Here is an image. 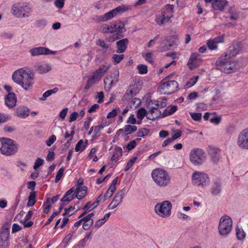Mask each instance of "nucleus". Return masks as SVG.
Wrapping results in <instances>:
<instances>
[{"label":"nucleus","mask_w":248,"mask_h":248,"mask_svg":"<svg viewBox=\"0 0 248 248\" xmlns=\"http://www.w3.org/2000/svg\"><path fill=\"white\" fill-rule=\"evenodd\" d=\"M13 81L25 91L31 90L34 84V74L25 68L15 71L12 75Z\"/></svg>","instance_id":"1"},{"label":"nucleus","mask_w":248,"mask_h":248,"mask_svg":"<svg viewBox=\"0 0 248 248\" xmlns=\"http://www.w3.org/2000/svg\"><path fill=\"white\" fill-rule=\"evenodd\" d=\"M227 54H222L216 62V66L217 70L225 73L229 74L235 72L237 67V62L231 61V58Z\"/></svg>","instance_id":"2"},{"label":"nucleus","mask_w":248,"mask_h":248,"mask_svg":"<svg viewBox=\"0 0 248 248\" xmlns=\"http://www.w3.org/2000/svg\"><path fill=\"white\" fill-rule=\"evenodd\" d=\"M152 177L155 184L160 187L167 186L170 181V178L164 170L156 169L153 170Z\"/></svg>","instance_id":"3"},{"label":"nucleus","mask_w":248,"mask_h":248,"mask_svg":"<svg viewBox=\"0 0 248 248\" xmlns=\"http://www.w3.org/2000/svg\"><path fill=\"white\" fill-rule=\"evenodd\" d=\"M232 229V221L228 215H224L219 219L218 232L219 234L222 237L228 236L231 232Z\"/></svg>","instance_id":"4"},{"label":"nucleus","mask_w":248,"mask_h":248,"mask_svg":"<svg viewBox=\"0 0 248 248\" xmlns=\"http://www.w3.org/2000/svg\"><path fill=\"white\" fill-rule=\"evenodd\" d=\"M0 141L1 143L0 151L2 155L10 156L17 152V147L13 140L7 138H1Z\"/></svg>","instance_id":"5"},{"label":"nucleus","mask_w":248,"mask_h":248,"mask_svg":"<svg viewBox=\"0 0 248 248\" xmlns=\"http://www.w3.org/2000/svg\"><path fill=\"white\" fill-rule=\"evenodd\" d=\"M205 153L202 149L194 148L190 152L189 159L195 166L202 165L205 162Z\"/></svg>","instance_id":"6"},{"label":"nucleus","mask_w":248,"mask_h":248,"mask_svg":"<svg viewBox=\"0 0 248 248\" xmlns=\"http://www.w3.org/2000/svg\"><path fill=\"white\" fill-rule=\"evenodd\" d=\"M172 204L169 201H164L157 203L155 207V213L159 216L166 218L169 217L171 214Z\"/></svg>","instance_id":"7"},{"label":"nucleus","mask_w":248,"mask_h":248,"mask_svg":"<svg viewBox=\"0 0 248 248\" xmlns=\"http://www.w3.org/2000/svg\"><path fill=\"white\" fill-rule=\"evenodd\" d=\"M179 86L178 82L175 80H168L167 78L163 79L158 90L161 93L171 94L177 91Z\"/></svg>","instance_id":"8"},{"label":"nucleus","mask_w":248,"mask_h":248,"mask_svg":"<svg viewBox=\"0 0 248 248\" xmlns=\"http://www.w3.org/2000/svg\"><path fill=\"white\" fill-rule=\"evenodd\" d=\"M10 224L5 223L0 231V248H8L9 247V237Z\"/></svg>","instance_id":"9"},{"label":"nucleus","mask_w":248,"mask_h":248,"mask_svg":"<svg viewBox=\"0 0 248 248\" xmlns=\"http://www.w3.org/2000/svg\"><path fill=\"white\" fill-rule=\"evenodd\" d=\"M167 105L166 99L165 97L159 98L158 100H151L148 103V107L149 108L148 113L153 114L158 112V111H160L158 109L159 108H165Z\"/></svg>","instance_id":"10"},{"label":"nucleus","mask_w":248,"mask_h":248,"mask_svg":"<svg viewBox=\"0 0 248 248\" xmlns=\"http://www.w3.org/2000/svg\"><path fill=\"white\" fill-rule=\"evenodd\" d=\"M127 192V191L125 187L118 191L115 195L112 201L108 205V208L109 210H112L120 204L122 202L123 199L126 196Z\"/></svg>","instance_id":"11"},{"label":"nucleus","mask_w":248,"mask_h":248,"mask_svg":"<svg viewBox=\"0 0 248 248\" xmlns=\"http://www.w3.org/2000/svg\"><path fill=\"white\" fill-rule=\"evenodd\" d=\"M192 183L197 186H206L209 182L208 175L201 172H194L192 176Z\"/></svg>","instance_id":"12"},{"label":"nucleus","mask_w":248,"mask_h":248,"mask_svg":"<svg viewBox=\"0 0 248 248\" xmlns=\"http://www.w3.org/2000/svg\"><path fill=\"white\" fill-rule=\"evenodd\" d=\"M237 143L242 149H248V128L242 130L238 135Z\"/></svg>","instance_id":"13"},{"label":"nucleus","mask_w":248,"mask_h":248,"mask_svg":"<svg viewBox=\"0 0 248 248\" xmlns=\"http://www.w3.org/2000/svg\"><path fill=\"white\" fill-rule=\"evenodd\" d=\"M31 12V8L28 7L26 5H25L24 4L22 3H15L12 5L11 8L12 14L16 17L20 15V14L23 12L30 14Z\"/></svg>","instance_id":"14"},{"label":"nucleus","mask_w":248,"mask_h":248,"mask_svg":"<svg viewBox=\"0 0 248 248\" xmlns=\"http://www.w3.org/2000/svg\"><path fill=\"white\" fill-rule=\"evenodd\" d=\"M31 56L32 57L41 55L55 54L56 52L49 50L48 48L42 46L34 47L30 50Z\"/></svg>","instance_id":"15"},{"label":"nucleus","mask_w":248,"mask_h":248,"mask_svg":"<svg viewBox=\"0 0 248 248\" xmlns=\"http://www.w3.org/2000/svg\"><path fill=\"white\" fill-rule=\"evenodd\" d=\"M241 50V47L239 43H233L228 48L227 51L223 54H227V56L230 58L237 55Z\"/></svg>","instance_id":"16"},{"label":"nucleus","mask_w":248,"mask_h":248,"mask_svg":"<svg viewBox=\"0 0 248 248\" xmlns=\"http://www.w3.org/2000/svg\"><path fill=\"white\" fill-rule=\"evenodd\" d=\"M35 67V71L40 74L47 73L51 69V66L48 63L44 62L37 64Z\"/></svg>","instance_id":"17"},{"label":"nucleus","mask_w":248,"mask_h":248,"mask_svg":"<svg viewBox=\"0 0 248 248\" xmlns=\"http://www.w3.org/2000/svg\"><path fill=\"white\" fill-rule=\"evenodd\" d=\"M94 216L93 213H91L85 217H83L82 228L84 230H88L93 225V220L92 217Z\"/></svg>","instance_id":"18"},{"label":"nucleus","mask_w":248,"mask_h":248,"mask_svg":"<svg viewBox=\"0 0 248 248\" xmlns=\"http://www.w3.org/2000/svg\"><path fill=\"white\" fill-rule=\"evenodd\" d=\"M129 41L127 38L122 39L116 42L117 49L116 52L118 53H122L125 51L128 44Z\"/></svg>","instance_id":"19"},{"label":"nucleus","mask_w":248,"mask_h":248,"mask_svg":"<svg viewBox=\"0 0 248 248\" xmlns=\"http://www.w3.org/2000/svg\"><path fill=\"white\" fill-rule=\"evenodd\" d=\"M6 105L8 108H13L16 105V97L14 93H9L5 98Z\"/></svg>","instance_id":"20"},{"label":"nucleus","mask_w":248,"mask_h":248,"mask_svg":"<svg viewBox=\"0 0 248 248\" xmlns=\"http://www.w3.org/2000/svg\"><path fill=\"white\" fill-rule=\"evenodd\" d=\"M30 114V109L25 106H19L16 108V115L21 118H26Z\"/></svg>","instance_id":"21"},{"label":"nucleus","mask_w":248,"mask_h":248,"mask_svg":"<svg viewBox=\"0 0 248 248\" xmlns=\"http://www.w3.org/2000/svg\"><path fill=\"white\" fill-rule=\"evenodd\" d=\"M113 29V33H122L125 31L124 23L121 21H115L111 23Z\"/></svg>","instance_id":"22"},{"label":"nucleus","mask_w":248,"mask_h":248,"mask_svg":"<svg viewBox=\"0 0 248 248\" xmlns=\"http://www.w3.org/2000/svg\"><path fill=\"white\" fill-rule=\"evenodd\" d=\"M75 191V197L79 200L81 199L85 196L87 191V187L86 186H77Z\"/></svg>","instance_id":"23"},{"label":"nucleus","mask_w":248,"mask_h":248,"mask_svg":"<svg viewBox=\"0 0 248 248\" xmlns=\"http://www.w3.org/2000/svg\"><path fill=\"white\" fill-rule=\"evenodd\" d=\"M209 153L211 156L212 161L214 163H217L219 162L220 159V156L218 149L214 148H210L209 151Z\"/></svg>","instance_id":"24"},{"label":"nucleus","mask_w":248,"mask_h":248,"mask_svg":"<svg viewBox=\"0 0 248 248\" xmlns=\"http://www.w3.org/2000/svg\"><path fill=\"white\" fill-rule=\"evenodd\" d=\"M227 3V1L226 0H214L212 2V7L216 10L222 11Z\"/></svg>","instance_id":"25"},{"label":"nucleus","mask_w":248,"mask_h":248,"mask_svg":"<svg viewBox=\"0 0 248 248\" xmlns=\"http://www.w3.org/2000/svg\"><path fill=\"white\" fill-rule=\"evenodd\" d=\"M75 191L74 187H72L66 192L64 196L61 199V201L62 202H69L72 201L74 198L75 193L72 194V193Z\"/></svg>","instance_id":"26"},{"label":"nucleus","mask_w":248,"mask_h":248,"mask_svg":"<svg viewBox=\"0 0 248 248\" xmlns=\"http://www.w3.org/2000/svg\"><path fill=\"white\" fill-rule=\"evenodd\" d=\"M130 9V6L126 4H122L113 9L115 14L117 16L119 14H122Z\"/></svg>","instance_id":"27"},{"label":"nucleus","mask_w":248,"mask_h":248,"mask_svg":"<svg viewBox=\"0 0 248 248\" xmlns=\"http://www.w3.org/2000/svg\"><path fill=\"white\" fill-rule=\"evenodd\" d=\"M122 149L120 147H116L114 149V151L111 158V160L112 161H115L116 162L119 159L120 157L122 155Z\"/></svg>","instance_id":"28"},{"label":"nucleus","mask_w":248,"mask_h":248,"mask_svg":"<svg viewBox=\"0 0 248 248\" xmlns=\"http://www.w3.org/2000/svg\"><path fill=\"white\" fill-rule=\"evenodd\" d=\"M221 183L217 181H215L212 186L211 192L214 195H217L220 193L221 191Z\"/></svg>","instance_id":"29"},{"label":"nucleus","mask_w":248,"mask_h":248,"mask_svg":"<svg viewBox=\"0 0 248 248\" xmlns=\"http://www.w3.org/2000/svg\"><path fill=\"white\" fill-rule=\"evenodd\" d=\"M178 40V37L177 35H172L165 37V41L167 42L170 48L173 45H175L176 43Z\"/></svg>","instance_id":"30"},{"label":"nucleus","mask_w":248,"mask_h":248,"mask_svg":"<svg viewBox=\"0 0 248 248\" xmlns=\"http://www.w3.org/2000/svg\"><path fill=\"white\" fill-rule=\"evenodd\" d=\"M236 237L240 241H243L246 236V234L242 228L237 226L235 229Z\"/></svg>","instance_id":"31"},{"label":"nucleus","mask_w":248,"mask_h":248,"mask_svg":"<svg viewBox=\"0 0 248 248\" xmlns=\"http://www.w3.org/2000/svg\"><path fill=\"white\" fill-rule=\"evenodd\" d=\"M137 129V127L135 125H126L124 127V130L123 129H120L119 130V132H123L124 131L125 135L130 134L135 131H136Z\"/></svg>","instance_id":"32"},{"label":"nucleus","mask_w":248,"mask_h":248,"mask_svg":"<svg viewBox=\"0 0 248 248\" xmlns=\"http://www.w3.org/2000/svg\"><path fill=\"white\" fill-rule=\"evenodd\" d=\"M177 106L175 105L171 106L170 108H169V107H168L164 110L162 114V117H164L168 115H171L173 114L174 112H175L177 110Z\"/></svg>","instance_id":"33"},{"label":"nucleus","mask_w":248,"mask_h":248,"mask_svg":"<svg viewBox=\"0 0 248 248\" xmlns=\"http://www.w3.org/2000/svg\"><path fill=\"white\" fill-rule=\"evenodd\" d=\"M100 31L102 33H113V29L112 26V23H111L109 25L103 24L100 28Z\"/></svg>","instance_id":"34"},{"label":"nucleus","mask_w":248,"mask_h":248,"mask_svg":"<svg viewBox=\"0 0 248 248\" xmlns=\"http://www.w3.org/2000/svg\"><path fill=\"white\" fill-rule=\"evenodd\" d=\"M158 49L160 51H166L170 49L168 44L166 41H165V37L164 39L159 42V45Z\"/></svg>","instance_id":"35"},{"label":"nucleus","mask_w":248,"mask_h":248,"mask_svg":"<svg viewBox=\"0 0 248 248\" xmlns=\"http://www.w3.org/2000/svg\"><path fill=\"white\" fill-rule=\"evenodd\" d=\"M58 91V89L56 87L54 88L52 90H49L45 92L42 97L40 98V100L42 101H45L46 100V97L50 96L52 94L55 93Z\"/></svg>","instance_id":"36"},{"label":"nucleus","mask_w":248,"mask_h":248,"mask_svg":"<svg viewBox=\"0 0 248 248\" xmlns=\"http://www.w3.org/2000/svg\"><path fill=\"white\" fill-rule=\"evenodd\" d=\"M110 67V64H103L100 66L99 68L96 70V71L102 77L105 75V74L108 71Z\"/></svg>","instance_id":"37"},{"label":"nucleus","mask_w":248,"mask_h":248,"mask_svg":"<svg viewBox=\"0 0 248 248\" xmlns=\"http://www.w3.org/2000/svg\"><path fill=\"white\" fill-rule=\"evenodd\" d=\"M36 202V194L35 192H31L30 193L28 198V202L27 206H32L34 205Z\"/></svg>","instance_id":"38"},{"label":"nucleus","mask_w":248,"mask_h":248,"mask_svg":"<svg viewBox=\"0 0 248 248\" xmlns=\"http://www.w3.org/2000/svg\"><path fill=\"white\" fill-rule=\"evenodd\" d=\"M104 82L105 84V88L109 90L112 86L113 83L114 81L111 78H110L108 77H106L104 78Z\"/></svg>","instance_id":"39"},{"label":"nucleus","mask_w":248,"mask_h":248,"mask_svg":"<svg viewBox=\"0 0 248 248\" xmlns=\"http://www.w3.org/2000/svg\"><path fill=\"white\" fill-rule=\"evenodd\" d=\"M86 145H85L83 143V140H79L78 142L77 143L75 147V151L76 152H82L84 149L85 148Z\"/></svg>","instance_id":"40"},{"label":"nucleus","mask_w":248,"mask_h":248,"mask_svg":"<svg viewBox=\"0 0 248 248\" xmlns=\"http://www.w3.org/2000/svg\"><path fill=\"white\" fill-rule=\"evenodd\" d=\"M146 115L147 111L143 108H141L137 111V117L138 119H140V121H141Z\"/></svg>","instance_id":"41"},{"label":"nucleus","mask_w":248,"mask_h":248,"mask_svg":"<svg viewBox=\"0 0 248 248\" xmlns=\"http://www.w3.org/2000/svg\"><path fill=\"white\" fill-rule=\"evenodd\" d=\"M102 76L97 72L96 70L93 73V75L89 78L92 80L94 83L98 82L101 79Z\"/></svg>","instance_id":"42"},{"label":"nucleus","mask_w":248,"mask_h":248,"mask_svg":"<svg viewBox=\"0 0 248 248\" xmlns=\"http://www.w3.org/2000/svg\"><path fill=\"white\" fill-rule=\"evenodd\" d=\"M161 115V111H158V112H156L153 114H152L151 113H149L148 112H147V115L146 116L147 119H148L150 120L154 121L157 118L159 117Z\"/></svg>","instance_id":"43"},{"label":"nucleus","mask_w":248,"mask_h":248,"mask_svg":"<svg viewBox=\"0 0 248 248\" xmlns=\"http://www.w3.org/2000/svg\"><path fill=\"white\" fill-rule=\"evenodd\" d=\"M150 132V130L147 128H140L137 133V136L139 137H143L147 135Z\"/></svg>","instance_id":"44"},{"label":"nucleus","mask_w":248,"mask_h":248,"mask_svg":"<svg viewBox=\"0 0 248 248\" xmlns=\"http://www.w3.org/2000/svg\"><path fill=\"white\" fill-rule=\"evenodd\" d=\"M137 69L140 74H145L147 73V66L144 64H139L137 66Z\"/></svg>","instance_id":"45"},{"label":"nucleus","mask_w":248,"mask_h":248,"mask_svg":"<svg viewBox=\"0 0 248 248\" xmlns=\"http://www.w3.org/2000/svg\"><path fill=\"white\" fill-rule=\"evenodd\" d=\"M113 61L115 63L118 64L121 62L124 58V54H114L112 57Z\"/></svg>","instance_id":"46"},{"label":"nucleus","mask_w":248,"mask_h":248,"mask_svg":"<svg viewBox=\"0 0 248 248\" xmlns=\"http://www.w3.org/2000/svg\"><path fill=\"white\" fill-rule=\"evenodd\" d=\"M123 36V35H122L121 34L117 33L108 37L107 38V40L108 42H114Z\"/></svg>","instance_id":"47"},{"label":"nucleus","mask_w":248,"mask_h":248,"mask_svg":"<svg viewBox=\"0 0 248 248\" xmlns=\"http://www.w3.org/2000/svg\"><path fill=\"white\" fill-rule=\"evenodd\" d=\"M104 17L105 18L106 21L109 20L116 16L115 13L113 10H111L110 11L105 13L104 15Z\"/></svg>","instance_id":"48"},{"label":"nucleus","mask_w":248,"mask_h":248,"mask_svg":"<svg viewBox=\"0 0 248 248\" xmlns=\"http://www.w3.org/2000/svg\"><path fill=\"white\" fill-rule=\"evenodd\" d=\"M94 202L91 204V202H88L86 203V204L83 207L82 210H87L89 211H90L93 209H94L98 205H93Z\"/></svg>","instance_id":"49"},{"label":"nucleus","mask_w":248,"mask_h":248,"mask_svg":"<svg viewBox=\"0 0 248 248\" xmlns=\"http://www.w3.org/2000/svg\"><path fill=\"white\" fill-rule=\"evenodd\" d=\"M207 45L210 50H215L217 48V45L213 40H209L207 43Z\"/></svg>","instance_id":"50"},{"label":"nucleus","mask_w":248,"mask_h":248,"mask_svg":"<svg viewBox=\"0 0 248 248\" xmlns=\"http://www.w3.org/2000/svg\"><path fill=\"white\" fill-rule=\"evenodd\" d=\"M198 78V76L193 77L191 78L186 83V86L187 88H190L193 86L197 82Z\"/></svg>","instance_id":"51"},{"label":"nucleus","mask_w":248,"mask_h":248,"mask_svg":"<svg viewBox=\"0 0 248 248\" xmlns=\"http://www.w3.org/2000/svg\"><path fill=\"white\" fill-rule=\"evenodd\" d=\"M97 45L105 49V50H107L109 47V45L106 44L104 40L101 39H98L97 40Z\"/></svg>","instance_id":"52"},{"label":"nucleus","mask_w":248,"mask_h":248,"mask_svg":"<svg viewBox=\"0 0 248 248\" xmlns=\"http://www.w3.org/2000/svg\"><path fill=\"white\" fill-rule=\"evenodd\" d=\"M166 17L164 15L158 16L155 19V22L159 25H161L163 24L166 21Z\"/></svg>","instance_id":"53"},{"label":"nucleus","mask_w":248,"mask_h":248,"mask_svg":"<svg viewBox=\"0 0 248 248\" xmlns=\"http://www.w3.org/2000/svg\"><path fill=\"white\" fill-rule=\"evenodd\" d=\"M137 159V157L136 156H134L130 159V160L127 162L125 168L124 170L125 171H127L133 166Z\"/></svg>","instance_id":"54"},{"label":"nucleus","mask_w":248,"mask_h":248,"mask_svg":"<svg viewBox=\"0 0 248 248\" xmlns=\"http://www.w3.org/2000/svg\"><path fill=\"white\" fill-rule=\"evenodd\" d=\"M190 116L192 119L195 121H200L201 120L202 118V113H190Z\"/></svg>","instance_id":"55"},{"label":"nucleus","mask_w":248,"mask_h":248,"mask_svg":"<svg viewBox=\"0 0 248 248\" xmlns=\"http://www.w3.org/2000/svg\"><path fill=\"white\" fill-rule=\"evenodd\" d=\"M115 190L116 189H110L109 187L105 194L104 195V201H106L108 199L111 197Z\"/></svg>","instance_id":"56"},{"label":"nucleus","mask_w":248,"mask_h":248,"mask_svg":"<svg viewBox=\"0 0 248 248\" xmlns=\"http://www.w3.org/2000/svg\"><path fill=\"white\" fill-rule=\"evenodd\" d=\"M64 171V169L62 168H60L57 173L56 176L55 178V181L56 183H58L61 179Z\"/></svg>","instance_id":"57"},{"label":"nucleus","mask_w":248,"mask_h":248,"mask_svg":"<svg viewBox=\"0 0 248 248\" xmlns=\"http://www.w3.org/2000/svg\"><path fill=\"white\" fill-rule=\"evenodd\" d=\"M56 140V137L55 135H51L46 140V143L48 146H50Z\"/></svg>","instance_id":"58"},{"label":"nucleus","mask_w":248,"mask_h":248,"mask_svg":"<svg viewBox=\"0 0 248 248\" xmlns=\"http://www.w3.org/2000/svg\"><path fill=\"white\" fill-rule=\"evenodd\" d=\"M65 0H56L54 2L55 6L58 9H62L64 4Z\"/></svg>","instance_id":"59"},{"label":"nucleus","mask_w":248,"mask_h":248,"mask_svg":"<svg viewBox=\"0 0 248 248\" xmlns=\"http://www.w3.org/2000/svg\"><path fill=\"white\" fill-rule=\"evenodd\" d=\"M76 230L74 229V228H72L71 232V233H70L68 234L64 238L63 240V243H68V242L71 240L72 238V234L76 232Z\"/></svg>","instance_id":"60"},{"label":"nucleus","mask_w":248,"mask_h":248,"mask_svg":"<svg viewBox=\"0 0 248 248\" xmlns=\"http://www.w3.org/2000/svg\"><path fill=\"white\" fill-rule=\"evenodd\" d=\"M174 133V134L172 135L171 138H170L173 140V141L180 138L182 135V132L181 130L178 129L175 130Z\"/></svg>","instance_id":"61"},{"label":"nucleus","mask_w":248,"mask_h":248,"mask_svg":"<svg viewBox=\"0 0 248 248\" xmlns=\"http://www.w3.org/2000/svg\"><path fill=\"white\" fill-rule=\"evenodd\" d=\"M43 162L44 160L40 158H37L35 161L33 166V169L34 170H36L37 168H38L39 167L42 165Z\"/></svg>","instance_id":"62"},{"label":"nucleus","mask_w":248,"mask_h":248,"mask_svg":"<svg viewBox=\"0 0 248 248\" xmlns=\"http://www.w3.org/2000/svg\"><path fill=\"white\" fill-rule=\"evenodd\" d=\"M200 56V54L197 53H192L189 59L188 64L192 63L194 61L197 60Z\"/></svg>","instance_id":"63"},{"label":"nucleus","mask_w":248,"mask_h":248,"mask_svg":"<svg viewBox=\"0 0 248 248\" xmlns=\"http://www.w3.org/2000/svg\"><path fill=\"white\" fill-rule=\"evenodd\" d=\"M87 242L84 239L80 240L75 248H84L86 246Z\"/></svg>","instance_id":"64"}]
</instances>
